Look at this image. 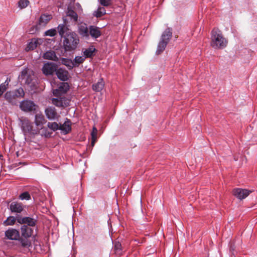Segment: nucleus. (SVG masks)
<instances>
[{"label": "nucleus", "mask_w": 257, "mask_h": 257, "mask_svg": "<svg viewBox=\"0 0 257 257\" xmlns=\"http://www.w3.org/2000/svg\"><path fill=\"white\" fill-rule=\"evenodd\" d=\"M59 124L56 122H49L47 123V126L53 132H55L59 130Z\"/></svg>", "instance_id": "473e14b6"}, {"label": "nucleus", "mask_w": 257, "mask_h": 257, "mask_svg": "<svg viewBox=\"0 0 257 257\" xmlns=\"http://www.w3.org/2000/svg\"><path fill=\"white\" fill-rule=\"evenodd\" d=\"M19 198L22 200H29L31 199V195L28 192L25 191L19 195Z\"/></svg>", "instance_id": "f704fd0d"}, {"label": "nucleus", "mask_w": 257, "mask_h": 257, "mask_svg": "<svg viewBox=\"0 0 257 257\" xmlns=\"http://www.w3.org/2000/svg\"><path fill=\"white\" fill-rule=\"evenodd\" d=\"M59 130H60L61 133L64 135L69 133L71 131V121L70 120L66 118L65 122L59 125Z\"/></svg>", "instance_id": "4468645a"}, {"label": "nucleus", "mask_w": 257, "mask_h": 257, "mask_svg": "<svg viewBox=\"0 0 257 257\" xmlns=\"http://www.w3.org/2000/svg\"><path fill=\"white\" fill-rule=\"evenodd\" d=\"M45 115L49 120L57 119L59 117L56 108L53 106H49L45 110Z\"/></svg>", "instance_id": "9b49d317"}, {"label": "nucleus", "mask_w": 257, "mask_h": 257, "mask_svg": "<svg viewBox=\"0 0 257 257\" xmlns=\"http://www.w3.org/2000/svg\"><path fill=\"white\" fill-rule=\"evenodd\" d=\"M57 69V65L53 62L45 63L42 67V72L46 76L52 75L56 72Z\"/></svg>", "instance_id": "0eeeda50"}, {"label": "nucleus", "mask_w": 257, "mask_h": 257, "mask_svg": "<svg viewBox=\"0 0 257 257\" xmlns=\"http://www.w3.org/2000/svg\"><path fill=\"white\" fill-rule=\"evenodd\" d=\"M227 44V41L221 32L217 29H213L211 35V46L214 49H222L226 47Z\"/></svg>", "instance_id": "f257e3e1"}, {"label": "nucleus", "mask_w": 257, "mask_h": 257, "mask_svg": "<svg viewBox=\"0 0 257 257\" xmlns=\"http://www.w3.org/2000/svg\"><path fill=\"white\" fill-rule=\"evenodd\" d=\"M17 221L20 224H27L26 225L31 227L35 226L37 223V220L33 218L30 217H22L20 215L17 216Z\"/></svg>", "instance_id": "1a4fd4ad"}, {"label": "nucleus", "mask_w": 257, "mask_h": 257, "mask_svg": "<svg viewBox=\"0 0 257 257\" xmlns=\"http://www.w3.org/2000/svg\"><path fill=\"white\" fill-rule=\"evenodd\" d=\"M36 104L34 102L29 100H24L20 103V108L25 112H30L36 109Z\"/></svg>", "instance_id": "6e6552de"}, {"label": "nucleus", "mask_w": 257, "mask_h": 257, "mask_svg": "<svg viewBox=\"0 0 257 257\" xmlns=\"http://www.w3.org/2000/svg\"><path fill=\"white\" fill-rule=\"evenodd\" d=\"M101 5L107 7L110 4L111 0H99Z\"/></svg>", "instance_id": "58836bf2"}, {"label": "nucleus", "mask_w": 257, "mask_h": 257, "mask_svg": "<svg viewBox=\"0 0 257 257\" xmlns=\"http://www.w3.org/2000/svg\"><path fill=\"white\" fill-rule=\"evenodd\" d=\"M106 14V10L104 8L99 7L97 10L93 12V16L97 17L100 18Z\"/></svg>", "instance_id": "bb28decb"}, {"label": "nucleus", "mask_w": 257, "mask_h": 257, "mask_svg": "<svg viewBox=\"0 0 257 257\" xmlns=\"http://www.w3.org/2000/svg\"><path fill=\"white\" fill-rule=\"evenodd\" d=\"M10 81V80H8V78H7V79L5 81V82L4 83H6L7 84V86H8Z\"/></svg>", "instance_id": "37998d69"}, {"label": "nucleus", "mask_w": 257, "mask_h": 257, "mask_svg": "<svg viewBox=\"0 0 257 257\" xmlns=\"http://www.w3.org/2000/svg\"><path fill=\"white\" fill-rule=\"evenodd\" d=\"M89 30L86 24L80 25L78 27V33L82 37L88 39Z\"/></svg>", "instance_id": "aec40b11"}, {"label": "nucleus", "mask_w": 257, "mask_h": 257, "mask_svg": "<svg viewBox=\"0 0 257 257\" xmlns=\"http://www.w3.org/2000/svg\"><path fill=\"white\" fill-rule=\"evenodd\" d=\"M58 32L61 37H65V36L69 33H72L70 32L67 26L65 24V22L64 24H59L57 27Z\"/></svg>", "instance_id": "6ab92c4d"}, {"label": "nucleus", "mask_w": 257, "mask_h": 257, "mask_svg": "<svg viewBox=\"0 0 257 257\" xmlns=\"http://www.w3.org/2000/svg\"><path fill=\"white\" fill-rule=\"evenodd\" d=\"M20 125L25 136L34 135L38 133L37 130L33 128V123L27 117L19 118Z\"/></svg>", "instance_id": "39448f33"}, {"label": "nucleus", "mask_w": 257, "mask_h": 257, "mask_svg": "<svg viewBox=\"0 0 257 257\" xmlns=\"http://www.w3.org/2000/svg\"><path fill=\"white\" fill-rule=\"evenodd\" d=\"M30 4L28 0H20L18 3V6L21 9L26 8Z\"/></svg>", "instance_id": "72a5a7b5"}, {"label": "nucleus", "mask_w": 257, "mask_h": 257, "mask_svg": "<svg viewBox=\"0 0 257 257\" xmlns=\"http://www.w3.org/2000/svg\"><path fill=\"white\" fill-rule=\"evenodd\" d=\"M52 99V103L58 107L65 108L69 106L70 100L61 96Z\"/></svg>", "instance_id": "423d86ee"}, {"label": "nucleus", "mask_w": 257, "mask_h": 257, "mask_svg": "<svg viewBox=\"0 0 257 257\" xmlns=\"http://www.w3.org/2000/svg\"><path fill=\"white\" fill-rule=\"evenodd\" d=\"M46 121L44 116L42 113H37L35 115L34 122L36 126H42Z\"/></svg>", "instance_id": "4be33fe9"}, {"label": "nucleus", "mask_w": 257, "mask_h": 257, "mask_svg": "<svg viewBox=\"0 0 257 257\" xmlns=\"http://www.w3.org/2000/svg\"><path fill=\"white\" fill-rule=\"evenodd\" d=\"M85 60V58L82 56H76L75 57L73 62L76 65V66H78L79 64L82 63Z\"/></svg>", "instance_id": "c9c22d12"}, {"label": "nucleus", "mask_w": 257, "mask_h": 257, "mask_svg": "<svg viewBox=\"0 0 257 257\" xmlns=\"http://www.w3.org/2000/svg\"><path fill=\"white\" fill-rule=\"evenodd\" d=\"M97 130L96 127H93L92 131L91 133V145L92 147H93L95 145V143L97 140Z\"/></svg>", "instance_id": "c85d7f7f"}, {"label": "nucleus", "mask_w": 257, "mask_h": 257, "mask_svg": "<svg viewBox=\"0 0 257 257\" xmlns=\"http://www.w3.org/2000/svg\"><path fill=\"white\" fill-rule=\"evenodd\" d=\"M105 85L103 78H100L98 82L92 85V89L96 92L101 91L104 88Z\"/></svg>", "instance_id": "5701e85b"}, {"label": "nucleus", "mask_w": 257, "mask_h": 257, "mask_svg": "<svg viewBox=\"0 0 257 257\" xmlns=\"http://www.w3.org/2000/svg\"><path fill=\"white\" fill-rule=\"evenodd\" d=\"M121 245L119 242H116L114 245V249L116 250H120L121 249Z\"/></svg>", "instance_id": "79ce46f5"}, {"label": "nucleus", "mask_w": 257, "mask_h": 257, "mask_svg": "<svg viewBox=\"0 0 257 257\" xmlns=\"http://www.w3.org/2000/svg\"><path fill=\"white\" fill-rule=\"evenodd\" d=\"M43 57L45 59L57 60V57L56 55L55 52L53 51H49L44 54Z\"/></svg>", "instance_id": "a878e982"}, {"label": "nucleus", "mask_w": 257, "mask_h": 257, "mask_svg": "<svg viewBox=\"0 0 257 257\" xmlns=\"http://www.w3.org/2000/svg\"><path fill=\"white\" fill-rule=\"evenodd\" d=\"M79 42V39L77 35L74 33L68 34L63 41V46L67 51H70L75 50Z\"/></svg>", "instance_id": "7ed1b4c3"}, {"label": "nucleus", "mask_w": 257, "mask_h": 257, "mask_svg": "<svg viewBox=\"0 0 257 257\" xmlns=\"http://www.w3.org/2000/svg\"><path fill=\"white\" fill-rule=\"evenodd\" d=\"M67 16L69 17L71 20L77 22L78 20L77 14L70 8H68L66 13Z\"/></svg>", "instance_id": "393cba45"}, {"label": "nucleus", "mask_w": 257, "mask_h": 257, "mask_svg": "<svg viewBox=\"0 0 257 257\" xmlns=\"http://www.w3.org/2000/svg\"><path fill=\"white\" fill-rule=\"evenodd\" d=\"M8 88V86L6 83H2L0 85V89L2 90L3 92H5L6 90Z\"/></svg>", "instance_id": "a19ab883"}, {"label": "nucleus", "mask_w": 257, "mask_h": 257, "mask_svg": "<svg viewBox=\"0 0 257 257\" xmlns=\"http://www.w3.org/2000/svg\"><path fill=\"white\" fill-rule=\"evenodd\" d=\"M26 82H27V83L29 84V82L28 80H27Z\"/></svg>", "instance_id": "a18cd8bd"}, {"label": "nucleus", "mask_w": 257, "mask_h": 257, "mask_svg": "<svg viewBox=\"0 0 257 257\" xmlns=\"http://www.w3.org/2000/svg\"><path fill=\"white\" fill-rule=\"evenodd\" d=\"M250 191L247 189L235 188L233 190V194L234 196L240 200L246 198L249 194Z\"/></svg>", "instance_id": "ddd939ff"}, {"label": "nucleus", "mask_w": 257, "mask_h": 257, "mask_svg": "<svg viewBox=\"0 0 257 257\" xmlns=\"http://www.w3.org/2000/svg\"><path fill=\"white\" fill-rule=\"evenodd\" d=\"M16 221H17V216L16 217L10 216L7 218V219L4 221L3 224L5 225H13L15 224Z\"/></svg>", "instance_id": "c756f323"}, {"label": "nucleus", "mask_w": 257, "mask_h": 257, "mask_svg": "<svg viewBox=\"0 0 257 257\" xmlns=\"http://www.w3.org/2000/svg\"><path fill=\"white\" fill-rule=\"evenodd\" d=\"M89 30V36H91L92 38L96 39L101 35L100 28L95 26H90Z\"/></svg>", "instance_id": "a211bd4d"}, {"label": "nucleus", "mask_w": 257, "mask_h": 257, "mask_svg": "<svg viewBox=\"0 0 257 257\" xmlns=\"http://www.w3.org/2000/svg\"><path fill=\"white\" fill-rule=\"evenodd\" d=\"M10 209L12 212L20 213L24 210V207L21 203L13 202L10 205Z\"/></svg>", "instance_id": "dca6fc26"}, {"label": "nucleus", "mask_w": 257, "mask_h": 257, "mask_svg": "<svg viewBox=\"0 0 257 257\" xmlns=\"http://www.w3.org/2000/svg\"><path fill=\"white\" fill-rule=\"evenodd\" d=\"M55 73L58 79L61 81H65L68 79V72L64 68L57 69Z\"/></svg>", "instance_id": "2eb2a0df"}, {"label": "nucleus", "mask_w": 257, "mask_h": 257, "mask_svg": "<svg viewBox=\"0 0 257 257\" xmlns=\"http://www.w3.org/2000/svg\"><path fill=\"white\" fill-rule=\"evenodd\" d=\"M172 36V29L168 28L161 35L160 41L157 46L156 54L159 55L164 51Z\"/></svg>", "instance_id": "20e7f679"}, {"label": "nucleus", "mask_w": 257, "mask_h": 257, "mask_svg": "<svg viewBox=\"0 0 257 257\" xmlns=\"http://www.w3.org/2000/svg\"><path fill=\"white\" fill-rule=\"evenodd\" d=\"M96 51L95 48L93 46L89 47L88 48L85 49L83 51V55L84 57L91 58L94 55V52Z\"/></svg>", "instance_id": "b1692460"}, {"label": "nucleus", "mask_w": 257, "mask_h": 257, "mask_svg": "<svg viewBox=\"0 0 257 257\" xmlns=\"http://www.w3.org/2000/svg\"><path fill=\"white\" fill-rule=\"evenodd\" d=\"M62 63L64 65L66 66L69 70L72 69L76 66V65L74 64L73 61L69 59H63Z\"/></svg>", "instance_id": "cd10ccee"}, {"label": "nucleus", "mask_w": 257, "mask_h": 257, "mask_svg": "<svg viewBox=\"0 0 257 257\" xmlns=\"http://www.w3.org/2000/svg\"><path fill=\"white\" fill-rule=\"evenodd\" d=\"M52 17L49 14H42L39 20V25L41 26H45L52 19Z\"/></svg>", "instance_id": "412c9836"}, {"label": "nucleus", "mask_w": 257, "mask_h": 257, "mask_svg": "<svg viewBox=\"0 0 257 257\" xmlns=\"http://www.w3.org/2000/svg\"><path fill=\"white\" fill-rule=\"evenodd\" d=\"M21 237L19 241L21 245L24 247L29 248L32 245L30 238L35 237L34 229L26 225H23L21 227Z\"/></svg>", "instance_id": "f03ea898"}, {"label": "nucleus", "mask_w": 257, "mask_h": 257, "mask_svg": "<svg viewBox=\"0 0 257 257\" xmlns=\"http://www.w3.org/2000/svg\"><path fill=\"white\" fill-rule=\"evenodd\" d=\"M5 99L10 103L12 105H17L18 103V100L12 91H7L5 95Z\"/></svg>", "instance_id": "f3484780"}, {"label": "nucleus", "mask_w": 257, "mask_h": 257, "mask_svg": "<svg viewBox=\"0 0 257 257\" xmlns=\"http://www.w3.org/2000/svg\"><path fill=\"white\" fill-rule=\"evenodd\" d=\"M69 89V85L67 82H61L57 89H54L53 93L54 96H59L65 94Z\"/></svg>", "instance_id": "9d476101"}, {"label": "nucleus", "mask_w": 257, "mask_h": 257, "mask_svg": "<svg viewBox=\"0 0 257 257\" xmlns=\"http://www.w3.org/2000/svg\"><path fill=\"white\" fill-rule=\"evenodd\" d=\"M5 235L10 240H17L20 239V232L18 230L10 228L5 232Z\"/></svg>", "instance_id": "f8f14e48"}, {"label": "nucleus", "mask_w": 257, "mask_h": 257, "mask_svg": "<svg viewBox=\"0 0 257 257\" xmlns=\"http://www.w3.org/2000/svg\"><path fill=\"white\" fill-rule=\"evenodd\" d=\"M57 34V30L56 28L51 29L45 32V35L47 36L53 37Z\"/></svg>", "instance_id": "e433bc0d"}, {"label": "nucleus", "mask_w": 257, "mask_h": 257, "mask_svg": "<svg viewBox=\"0 0 257 257\" xmlns=\"http://www.w3.org/2000/svg\"><path fill=\"white\" fill-rule=\"evenodd\" d=\"M37 43L36 41H32L28 45L26 48L27 51L33 50L37 47Z\"/></svg>", "instance_id": "4c0bfd02"}, {"label": "nucleus", "mask_w": 257, "mask_h": 257, "mask_svg": "<svg viewBox=\"0 0 257 257\" xmlns=\"http://www.w3.org/2000/svg\"><path fill=\"white\" fill-rule=\"evenodd\" d=\"M76 6L78 8H80L82 10V9L81 8V5L79 3L76 4Z\"/></svg>", "instance_id": "c03bdc74"}, {"label": "nucleus", "mask_w": 257, "mask_h": 257, "mask_svg": "<svg viewBox=\"0 0 257 257\" xmlns=\"http://www.w3.org/2000/svg\"><path fill=\"white\" fill-rule=\"evenodd\" d=\"M12 91L14 92V94L17 98H22L25 96V92L23 89L21 87Z\"/></svg>", "instance_id": "7c9ffc66"}, {"label": "nucleus", "mask_w": 257, "mask_h": 257, "mask_svg": "<svg viewBox=\"0 0 257 257\" xmlns=\"http://www.w3.org/2000/svg\"><path fill=\"white\" fill-rule=\"evenodd\" d=\"M8 88V86L6 83H2L0 85V89L2 90L3 92H5L6 90Z\"/></svg>", "instance_id": "ea45409f"}, {"label": "nucleus", "mask_w": 257, "mask_h": 257, "mask_svg": "<svg viewBox=\"0 0 257 257\" xmlns=\"http://www.w3.org/2000/svg\"><path fill=\"white\" fill-rule=\"evenodd\" d=\"M52 134V132H49L47 127H41V135L42 136L45 137V138H49L51 137Z\"/></svg>", "instance_id": "2f4dec72"}]
</instances>
